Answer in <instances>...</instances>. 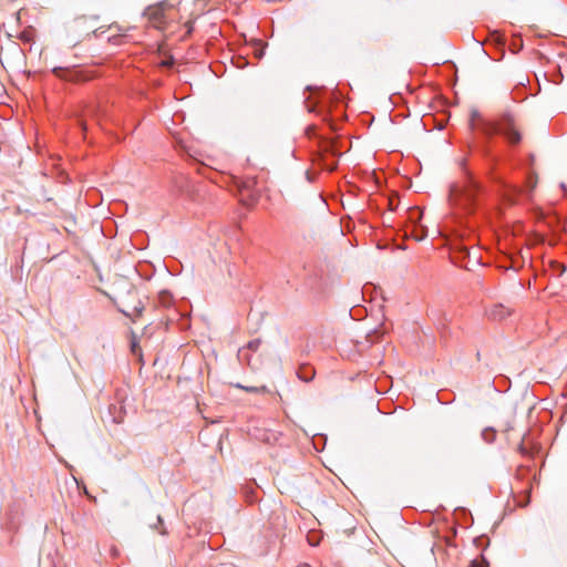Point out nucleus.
Instances as JSON below:
<instances>
[{
    "label": "nucleus",
    "instance_id": "obj_24",
    "mask_svg": "<svg viewBox=\"0 0 567 567\" xmlns=\"http://www.w3.org/2000/svg\"><path fill=\"white\" fill-rule=\"evenodd\" d=\"M256 55H257L258 59L262 58L264 51H260V52L256 53Z\"/></svg>",
    "mask_w": 567,
    "mask_h": 567
},
{
    "label": "nucleus",
    "instance_id": "obj_9",
    "mask_svg": "<svg viewBox=\"0 0 567 567\" xmlns=\"http://www.w3.org/2000/svg\"><path fill=\"white\" fill-rule=\"evenodd\" d=\"M507 316H509V311L503 305H495L488 311V317L496 321H501Z\"/></svg>",
    "mask_w": 567,
    "mask_h": 567
},
{
    "label": "nucleus",
    "instance_id": "obj_30",
    "mask_svg": "<svg viewBox=\"0 0 567 567\" xmlns=\"http://www.w3.org/2000/svg\"><path fill=\"white\" fill-rule=\"evenodd\" d=\"M413 214H416L419 217L421 216L420 212H414Z\"/></svg>",
    "mask_w": 567,
    "mask_h": 567
},
{
    "label": "nucleus",
    "instance_id": "obj_11",
    "mask_svg": "<svg viewBox=\"0 0 567 567\" xmlns=\"http://www.w3.org/2000/svg\"><path fill=\"white\" fill-rule=\"evenodd\" d=\"M411 236L417 241L423 240L427 236V229L422 225H414L411 230Z\"/></svg>",
    "mask_w": 567,
    "mask_h": 567
},
{
    "label": "nucleus",
    "instance_id": "obj_17",
    "mask_svg": "<svg viewBox=\"0 0 567 567\" xmlns=\"http://www.w3.org/2000/svg\"><path fill=\"white\" fill-rule=\"evenodd\" d=\"M238 359H239L240 361L246 360V361L249 363L248 353H247V351H246L245 349H240V350L238 351Z\"/></svg>",
    "mask_w": 567,
    "mask_h": 567
},
{
    "label": "nucleus",
    "instance_id": "obj_19",
    "mask_svg": "<svg viewBox=\"0 0 567 567\" xmlns=\"http://www.w3.org/2000/svg\"><path fill=\"white\" fill-rule=\"evenodd\" d=\"M470 567H488V564L485 559L482 563H477L476 560H473L471 563Z\"/></svg>",
    "mask_w": 567,
    "mask_h": 567
},
{
    "label": "nucleus",
    "instance_id": "obj_26",
    "mask_svg": "<svg viewBox=\"0 0 567 567\" xmlns=\"http://www.w3.org/2000/svg\"><path fill=\"white\" fill-rule=\"evenodd\" d=\"M476 359L481 360V352L480 351L476 352Z\"/></svg>",
    "mask_w": 567,
    "mask_h": 567
},
{
    "label": "nucleus",
    "instance_id": "obj_14",
    "mask_svg": "<svg viewBox=\"0 0 567 567\" xmlns=\"http://www.w3.org/2000/svg\"><path fill=\"white\" fill-rule=\"evenodd\" d=\"M260 344H261V340L260 339H254V340H251V341H249L247 343L246 349L249 350V351L255 352V351H257L259 349Z\"/></svg>",
    "mask_w": 567,
    "mask_h": 567
},
{
    "label": "nucleus",
    "instance_id": "obj_8",
    "mask_svg": "<svg viewBox=\"0 0 567 567\" xmlns=\"http://www.w3.org/2000/svg\"><path fill=\"white\" fill-rule=\"evenodd\" d=\"M125 317L131 318L133 321H135L138 317H141L144 306L141 300L137 301L136 305H134L130 309H118Z\"/></svg>",
    "mask_w": 567,
    "mask_h": 567
},
{
    "label": "nucleus",
    "instance_id": "obj_18",
    "mask_svg": "<svg viewBox=\"0 0 567 567\" xmlns=\"http://www.w3.org/2000/svg\"><path fill=\"white\" fill-rule=\"evenodd\" d=\"M174 63H175L174 58L169 56L168 59H166L162 62V65L169 69L174 65Z\"/></svg>",
    "mask_w": 567,
    "mask_h": 567
},
{
    "label": "nucleus",
    "instance_id": "obj_10",
    "mask_svg": "<svg viewBox=\"0 0 567 567\" xmlns=\"http://www.w3.org/2000/svg\"><path fill=\"white\" fill-rule=\"evenodd\" d=\"M315 370L307 364H302L297 370V377L303 382H310L315 378Z\"/></svg>",
    "mask_w": 567,
    "mask_h": 567
},
{
    "label": "nucleus",
    "instance_id": "obj_13",
    "mask_svg": "<svg viewBox=\"0 0 567 567\" xmlns=\"http://www.w3.org/2000/svg\"><path fill=\"white\" fill-rule=\"evenodd\" d=\"M482 439L491 444L495 441L496 439V431L494 427H486L482 431Z\"/></svg>",
    "mask_w": 567,
    "mask_h": 567
},
{
    "label": "nucleus",
    "instance_id": "obj_22",
    "mask_svg": "<svg viewBox=\"0 0 567 567\" xmlns=\"http://www.w3.org/2000/svg\"><path fill=\"white\" fill-rule=\"evenodd\" d=\"M113 421L115 423H121L123 421V416L121 414H113Z\"/></svg>",
    "mask_w": 567,
    "mask_h": 567
},
{
    "label": "nucleus",
    "instance_id": "obj_29",
    "mask_svg": "<svg viewBox=\"0 0 567 567\" xmlns=\"http://www.w3.org/2000/svg\"><path fill=\"white\" fill-rule=\"evenodd\" d=\"M308 131H315V126H309Z\"/></svg>",
    "mask_w": 567,
    "mask_h": 567
},
{
    "label": "nucleus",
    "instance_id": "obj_27",
    "mask_svg": "<svg viewBox=\"0 0 567 567\" xmlns=\"http://www.w3.org/2000/svg\"><path fill=\"white\" fill-rule=\"evenodd\" d=\"M159 533H161L162 535H166V534H167L166 529H164V528H163V529H161V530H159Z\"/></svg>",
    "mask_w": 567,
    "mask_h": 567
},
{
    "label": "nucleus",
    "instance_id": "obj_5",
    "mask_svg": "<svg viewBox=\"0 0 567 567\" xmlns=\"http://www.w3.org/2000/svg\"><path fill=\"white\" fill-rule=\"evenodd\" d=\"M52 73L64 81L70 82H80V81H86L89 80V76L83 73V71L76 69L75 66L72 68H62V66H55L52 69Z\"/></svg>",
    "mask_w": 567,
    "mask_h": 567
},
{
    "label": "nucleus",
    "instance_id": "obj_6",
    "mask_svg": "<svg viewBox=\"0 0 567 567\" xmlns=\"http://www.w3.org/2000/svg\"><path fill=\"white\" fill-rule=\"evenodd\" d=\"M310 99L315 102L308 106L309 112H323L327 111L332 104V99L326 94V92L317 90Z\"/></svg>",
    "mask_w": 567,
    "mask_h": 567
},
{
    "label": "nucleus",
    "instance_id": "obj_23",
    "mask_svg": "<svg viewBox=\"0 0 567 567\" xmlns=\"http://www.w3.org/2000/svg\"><path fill=\"white\" fill-rule=\"evenodd\" d=\"M518 450H519V452H520L522 454H524V455L528 454V451H527V449L524 446V444H523V443H520V444H519Z\"/></svg>",
    "mask_w": 567,
    "mask_h": 567
},
{
    "label": "nucleus",
    "instance_id": "obj_7",
    "mask_svg": "<svg viewBox=\"0 0 567 567\" xmlns=\"http://www.w3.org/2000/svg\"><path fill=\"white\" fill-rule=\"evenodd\" d=\"M87 20L85 17H79L73 20V22L70 24L69 30L73 33H86L89 34L93 30V25L86 27Z\"/></svg>",
    "mask_w": 567,
    "mask_h": 567
},
{
    "label": "nucleus",
    "instance_id": "obj_4",
    "mask_svg": "<svg viewBox=\"0 0 567 567\" xmlns=\"http://www.w3.org/2000/svg\"><path fill=\"white\" fill-rule=\"evenodd\" d=\"M340 153L333 141L323 140L320 143V162L322 168L327 171H334L338 166V158Z\"/></svg>",
    "mask_w": 567,
    "mask_h": 567
},
{
    "label": "nucleus",
    "instance_id": "obj_12",
    "mask_svg": "<svg viewBox=\"0 0 567 567\" xmlns=\"http://www.w3.org/2000/svg\"><path fill=\"white\" fill-rule=\"evenodd\" d=\"M236 388L238 389H241V390H245L249 393H256V394H266V393H269V389L266 386V385H260V386H246V385H243L240 383H237L235 385Z\"/></svg>",
    "mask_w": 567,
    "mask_h": 567
},
{
    "label": "nucleus",
    "instance_id": "obj_25",
    "mask_svg": "<svg viewBox=\"0 0 567 567\" xmlns=\"http://www.w3.org/2000/svg\"><path fill=\"white\" fill-rule=\"evenodd\" d=\"M135 349H136V343H135V342H133V343H132V351H133L134 353H135Z\"/></svg>",
    "mask_w": 567,
    "mask_h": 567
},
{
    "label": "nucleus",
    "instance_id": "obj_15",
    "mask_svg": "<svg viewBox=\"0 0 567 567\" xmlns=\"http://www.w3.org/2000/svg\"><path fill=\"white\" fill-rule=\"evenodd\" d=\"M553 269L555 271H557L558 276H563L565 274V271L567 270V266L555 261V262H553Z\"/></svg>",
    "mask_w": 567,
    "mask_h": 567
},
{
    "label": "nucleus",
    "instance_id": "obj_2",
    "mask_svg": "<svg viewBox=\"0 0 567 567\" xmlns=\"http://www.w3.org/2000/svg\"><path fill=\"white\" fill-rule=\"evenodd\" d=\"M485 157L491 162V168L488 171V177L492 183H494L498 190L502 193L503 198L509 203L514 204L518 196L523 193H526L527 196L532 194L534 188L537 184V178L534 174H528L526 178V186L525 189L522 187L514 185L512 183L506 182L497 172H496V165H497V157L492 154V151L486 146L485 147Z\"/></svg>",
    "mask_w": 567,
    "mask_h": 567
},
{
    "label": "nucleus",
    "instance_id": "obj_16",
    "mask_svg": "<svg viewBox=\"0 0 567 567\" xmlns=\"http://www.w3.org/2000/svg\"><path fill=\"white\" fill-rule=\"evenodd\" d=\"M172 300V296L168 292H162L159 295V301L164 307H168Z\"/></svg>",
    "mask_w": 567,
    "mask_h": 567
},
{
    "label": "nucleus",
    "instance_id": "obj_21",
    "mask_svg": "<svg viewBox=\"0 0 567 567\" xmlns=\"http://www.w3.org/2000/svg\"><path fill=\"white\" fill-rule=\"evenodd\" d=\"M246 65H247V61L244 58H239L238 59V63L236 64V66L238 69H244Z\"/></svg>",
    "mask_w": 567,
    "mask_h": 567
},
{
    "label": "nucleus",
    "instance_id": "obj_3",
    "mask_svg": "<svg viewBox=\"0 0 567 567\" xmlns=\"http://www.w3.org/2000/svg\"><path fill=\"white\" fill-rule=\"evenodd\" d=\"M463 181L450 186L449 199L452 204L461 205L464 209L473 212L478 195L483 192V185L467 169L463 168Z\"/></svg>",
    "mask_w": 567,
    "mask_h": 567
},
{
    "label": "nucleus",
    "instance_id": "obj_1",
    "mask_svg": "<svg viewBox=\"0 0 567 567\" xmlns=\"http://www.w3.org/2000/svg\"><path fill=\"white\" fill-rule=\"evenodd\" d=\"M470 128L478 131L486 142L482 146V153L485 156V147L489 150V141L496 134L502 135L511 146H517L522 142V133L519 132L515 118L512 113L504 112L495 121L483 118L477 110H472L470 114Z\"/></svg>",
    "mask_w": 567,
    "mask_h": 567
},
{
    "label": "nucleus",
    "instance_id": "obj_28",
    "mask_svg": "<svg viewBox=\"0 0 567 567\" xmlns=\"http://www.w3.org/2000/svg\"><path fill=\"white\" fill-rule=\"evenodd\" d=\"M112 408H113V409H116V406H115V405H111V406H110V413H112V414H113V410H112Z\"/></svg>",
    "mask_w": 567,
    "mask_h": 567
},
{
    "label": "nucleus",
    "instance_id": "obj_20",
    "mask_svg": "<svg viewBox=\"0 0 567 567\" xmlns=\"http://www.w3.org/2000/svg\"><path fill=\"white\" fill-rule=\"evenodd\" d=\"M157 525H163V518H162V516H161V515H157V516H156V524H154V525H150V526H151V528H153V529H157Z\"/></svg>",
    "mask_w": 567,
    "mask_h": 567
}]
</instances>
